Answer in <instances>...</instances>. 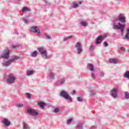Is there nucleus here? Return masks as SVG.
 <instances>
[{
  "instance_id": "1",
  "label": "nucleus",
  "mask_w": 129,
  "mask_h": 129,
  "mask_svg": "<svg viewBox=\"0 0 129 129\" xmlns=\"http://www.w3.org/2000/svg\"><path fill=\"white\" fill-rule=\"evenodd\" d=\"M125 19L126 17L124 16V14H120L118 18L115 19L114 21L113 26V30H119L121 31V34H122L123 31H124L125 26L121 23H120L119 22L121 23H125Z\"/></svg>"
},
{
  "instance_id": "2",
  "label": "nucleus",
  "mask_w": 129,
  "mask_h": 129,
  "mask_svg": "<svg viewBox=\"0 0 129 129\" xmlns=\"http://www.w3.org/2000/svg\"><path fill=\"white\" fill-rule=\"evenodd\" d=\"M20 57L17 56V55H13L11 59H10L9 61L4 62L2 63V64L4 67H8V66H10L13 62L14 61H16V60H19Z\"/></svg>"
},
{
  "instance_id": "3",
  "label": "nucleus",
  "mask_w": 129,
  "mask_h": 129,
  "mask_svg": "<svg viewBox=\"0 0 129 129\" xmlns=\"http://www.w3.org/2000/svg\"><path fill=\"white\" fill-rule=\"evenodd\" d=\"M38 51L40 53L43 59H48V54L47 49L44 47H40L37 48Z\"/></svg>"
},
{
  "instance_id": "4",
  "label": "nucleus",
  "mask_w": 129,
  "mask_h": 129,
  "mask_svg": "<svg viewBox=\"0 0 129 129\" xmlns=\"http://www.w3.org/2000/svg\"><path fill=\"white\" fill-rule=\"evenodd\" d=\"M59 95L61 97L64 98V99H67V100H70L71 102H72V98L70 95H69V94H68V93H67L66 91L64 90L61 91L59 94Z\"/></svg>"
},
{
  "instance_id": "5",
  "label": "nucleus",
  "mask_w": 129,
  "mask_h": 129,
  "mask_svg": "<svg viewBox=\"0 0 129 129\" xmlns=\"http://www.w3.org/2000/svg\"><path fill=\"white\" fill-rule=\"evenodd\" d=\"M17 79V78L13 74H10L8 76V78L7 80V83L8 84H13V83H15V81Z\"/></svg>"
},
{
  "instance_id": "6",
  "label": "nucleus",
  "mask_w": 129,
  "mask_h": 129,
  "mask_svg": "<svg viewBox=\"0 0 129 129\" xmlns=\"http://www.w3.org/2000/svg\"><path fill=\"white\" fill-rule=\"evenodd\" d=\"M30 32H32V33H36L38 37H40V36H41V31H40V29H39V27L37 26L31 27Z\"/></svg>"
},
{
  "instance_id": "7",
  "label": "nucleus",
  "mask_w": 129,
  "mask_h": 129,
  "mask_svg": "<svg viewBox=\"0 0 129 129\" xmlns=\"http://www.w3.org/2000/svg\"><path fill=\"white\" fill-rule=\"evenodd\" d=\"M118 91V88H114L111 90L110 94L113 98H117V92Z\"/></svg>"
},
{
  "instance_id": "8",
  "label": "nucleus",
  "mask_w": 129,
  "mask_h": 129,
  "mask_svg": "<svg viewBox=\"0 0 129 129\" xmlns=\"http://www.w3.org/2000/svg\"><path fill=\"white\" fill-rule=\"evenodd\" d=\"M10 49H5L3 52V54L1 55V57L3 58L4 59H8V58H10Z\"/></svg>"
},
{
  "instance_id": "9",
  "label": "nucleus",
  "mask_w": 129,
  "mask_h": 129,
  "mask_svg": "<svg viewBox=\"0 0 129 129\" xmlns=\"http://www.w3.org/2000/svg\"><path fill=\"white\" fill-rule=\"evenodd\" d=\"M27 113L29 114V115H32V116H36L39 114V113L37 111H35V110L32 109L30 108H28L27 109Z\"/></svg>"
},
{
  "instance_id": "10",
  "label": "nucleus",
  "mask_w": 129,
  "mask_h": 129,
  "mask_svg": "<svg viewBox=\"0 0 129 129\" xmlns=\"http://www.w3.org/2000/svg\"><path fill=\"white\" fill-rule=\"evenodd\" d=\"M76 48L78 50V54H81V52L83 51L82 49V45H81V43L77 42L76 44Z\"/></svg>"
},
{
  "instance_id": "11",
  "label": "nucleus",
  "mask_w": 129,
  "mask_h": 129,
  "mask_svg": "<svg viewBox=\"0 0 129 129\" xmlns=\"http://www.w3.org/2000/svg\"><path fill=\"white\" fill-rule=\"evenodd\" d=\"M2 123L4 124H5L6 126H9L11 124V122L9 121V119L6 118H4L2 120Z\"/></svg>"
},
{
  "instance_id": "12",
  "label": "nucleus",
  "mask_w": 129,
  "mask_h": 129,
  "mask_svg": "<svg viewBox=\"0 0 129 129\" xmlns=\"http://www.w3.org/2000/svg\"><path fill=\"white\" fill-rule=\"evenodd\" d=\"M103 40V36L100 35L96 39V44H97V45L100 44L102 42Z\"/></svg>"
},
{
  "instance_id": "13",
  "label": "nucleus",
  "mask_w": 129,
  "mask_h": 129,
  "mask_svg": "<svg viewBox=\"0 0 129 129\" xmlns=\"http://www.w3.org/2000/svg\"><path fill=\"white\" fill-rule=\"evenodd\" d=\"M83 123L82 122L78 123L76 125V129H83Z\"/></svg>"
},
{
  "instance_id": "14",
  "label": "nucleus",
  "mask_w": 129,
  "mask_h": 129,
  "mask_svg": "<svg viewBox=\"0 0 129 129\" xmlns=\"http://www.w3.org/2000/svg\"><path fill=\"white\" fill-rule=\"evenodd\" d=\"M88 69L90 71H93L94 70V66H93V64L91 63H89L88 64Z\"/></svg>"
},
{
  "instance_id": "15",
  "label": "nucleus",
  "mask_w": 129,
  "mask_h": 129,
  "mask_svg": "<svg viewBox=\"0 0 129 129\" xmlns=\"http://www.w3.org/2000/svg\"><path fill=\"white\" fill-rule=\"evenodd\" d=\"M80 24L81 26H83V27H87V23L83 20L81 21Z\"/></svg>"
},
{
  "instance_id": "16",
  "label": "nucleus",
  "mask_w": 129,
  "mask_h": 129,
  "mask_svg": "<svg viewBox=\"0 0 129 129\" xmlns=\"http://www.w3.org/2000/svg\"><path fill=\"white\" fill-rule=\"evenodd\" d=\"M79 7V5L77 3H75L74 2L72 4V7L74 8V9H77Z\"/></svg>"
},
{
  "instance_id": "17",
  "label": "nucleus",
  "mask_w": 129,
  "mask_h": 129,
  "mask_svg": "<svg viewBox=\"0 0 129 129\" xmlns=\"http://www.w3.org/2000/svg\"><path fill=\"white\" fill-rule=\"evenodd\" d=\"M124 78H127L128 79H129V71L125 72V73L124 74Z\"/></svg>"
},
{
  "instance_id": "18",
  "label": "nucleus",
  "mask_w": 129,
  "mask_h": 129,
  "mask_svg": "<svg viewBox=\"0 0 129 129\" xmlns=\"http://www.w3.org/2000/svg\"><path fill=\"white\" fill-rule=\"evenodd\" d=\"M125 38L126 39V40H129V28L127 29V32L125 35Z\"/></svg>"
},
{
  "instance_id": "19",
  "label": "nucleus",
  "mask_w": 129,
  "mask_h": 129,
  "mask_svg": "<svg viewBox=\"0 0 129 129\" xmlns=\"http://www.w3.org/2000/svg\"><path fill=\"white\" fill-rule=\"evenodd\" d=\"M31 9H28V7H24L22 9V12H31Z\"/></svg>"
},
{
  "instance_id": "20",
  "label": "nucleus",
  "mask_w": 129,
  "mask_h": 129,
  "mask_svg": "<svg viewBox=\"0 0 129 129\" xmlns=\"http://www.w3.org/2000/svg\"><path fill=\"white\" fill-rule=\"evenodd\" d=\"M124 98L125 99H128V98H129V93H128V92H125L124 93Z\"/></svg>"
},
{
  "instance_id": "21",
  "label": "nucleus",
  "mask_w": 129,
  "mask_h": 129,
  "mask_svg": "<svg viewBox=\"0 0 129 129\" xmlns=\"http://www.w3.org/2000/svg\"><path fill=\"white\" fill-rule=\"evenodd\" d=\"M38 105L40 106V107H44L45 105H46V104L43 102H40L38 103Z\"/></svg>"
},
{
  "instance_id": "22",
  "label": "nucleus",
  "mask_w": 129,
  "mask_h": 129,
  "mask_svg": "<svg viewBox=\"0 0 129 129\" xmlns=\"http://www.w3.org/2000/svg\"><path fill=\"white\" fill-rule=\"evenodd\" d=\"M37 51H33L30 55L32 57H37Z\"/></svg>"
},
{
  "instance_id": "23",
  "label": "nucleus",
  "mask_w": 129,
  "mask_h": 129,
  "mask_svg": "<svg viewBox=\"0 0 129 129\" xmlns=\"http://www.w3.org/2000/svg\"><path fill=\"white\" fill-rule=\"evenodd\" d=\"M110 63H113V64H116V59H110L109 60Z\"/></svg>"
},
{
  "instance_id": "24",
  "label": "nucleus",
  "mask_w": 129,
  "mask_h": 129,
  "mask_svg": "<svg viewBox=\"0 0 129 129\" xmlns=\"http://www.w3.org/2000/svg\"><path fill=\"white\" fill-rule=\"evenodd\" d=\"M33 72L34 71H28L26 72V74L27 76H30V75H32Z\"/></svg>"
},
{
  "instance_id": "25",
  "label": "nucleus",
  "mask_w": 129,
  "mask_h": 129,
  "mask_svg": "<svg viewBox=\"0 0 129 129\" xmlns=\"http://www.w3.org/2000/svg\"><path fill=\"white\" fill-rule=\"evenodd\" d=\"M49 77L52 80H54V79H55V78L54 77V75L53 74V73H52V72H51L49 74Z\"/></svg>"
},
{
  "instance_id": "26",
  "label": "nucleus",
  "mask_w": 129,
  "mask_h": 129,
  "mask_svg": "<svg viewBox=\"0 0 129 129\" xmlns=\"http://www.w3.org/2000/svg\"><path fill=\"white\" fill-rule=\"evenodd\" d=\"M73 36L72 35H71L70 36H68L67 37H65L63 39V42H65L66 41H67V40H69V39H71V38H72Z\"/></svg>"
},
{
  "instance_id": "27",
  "label": "nucleus",
  "mask_w": 129,
  "mask_h": 129,
  "mask_svg": "<svg viewBox=\"0 0 129 129\" xmlns=\"http://www.w3.org/2000/svg\"><path fill=\"white\" fill-rule=\"evenodd\" d=\"M44 36H45L46 40H51L52 39L50 36L47 35L46 34H44Z\"/></svg>"
},
{
  "instance_id": "28",
  "label": "nucleus",
  "mask_w": 129,
  "mask_h": 129,
  "mask_svg": "<svg viewBox=\"0 0 129 129\" xmlns=\"http://www.w3.org/2000/svg\"><path fill=\"white\" fill-rule=\"evenodd\" d=\"M26 125H27V124H26V123H25V122L23 123V129H28V128H29V127L27 126Z\"/></svg>"
},
{
  "instance_id": "29",
  "label": "nucleus",
  "mask_w": 129,
  "mask_h": 129,
  "mask_svg": "<svg viewBox=\"0 0 129 129\" xmlns=\"http://www.w3.org/2000/svg\"><path fill=\"white\" fill-rule=\"evenodd\" d=\"M11 47H12V49H16V48H18V47H19V45H18V44H16V45L12 44L11 45Z\"/></svg>"
},
{
  "instance_id": "30",
  "label": "nucleus",
  "mask_w": 129,
  "mask_h": 129,
  "mask_svg": "<svg viewBox=\"0 0 129 129\" xmlns=\"http://www.w3.org/2000/svg\"><path fill=\"white\" fill-rule=\"evenodd\" d=\"M26 97H27V98H28V99H31V94L29 93H27Z\"/></svg>"
},
{
  "instance_id": "31",
  "label": "nucleus",
  "mask_w": 129,
  "mask_h": 129,
  "mask_svg": "<svg viewBox=\"0 0 129 129\" xmlns=\"http://www.w3.org/2000/svg\"><path fill=\"white\" fill-rule=\"evenodd\" d=\"M71 122H72V119H69V120H67V124H71Z\"/></svg>"
},
{
  "instance_id": "32",
  "label": "nucleus",
  "mask_w": 129,
  "mask_h": 129,
  "mask_svg": "<svg viewBox=\"0 0 129 129\" xmlns=\"http://www.w3.org/2000/svg\"><path fill=\"white\" fill-rule=\"evenodd\" d=\"M95 74L94 73H92L91 74V78L94 80H95L96 78Z\"/></svg>"
},
{
  "instance_id": "33",
  "label": "nucleus",
  "mask_w": 129,
  "mask_h": 129,
  "mask_svg": "<svg viewBox=\"0 0 129 129\" xmlns=\"http://www.w3.org/2000/svg\"><path fill=\"white\" fill-rule=\"evenodd\" d=\"M65 82V78H63L60 80V85H62V84H64V83Z\"/></svg>"
},
{
  "instance_id": "34",
  "label": "nucleus",
  "mask_w": 129,
  "mask_h": 129,
  "mask_svg": "<svg viewBox=\"0 0 129 129\" xmlns=\"http://www.w3.org/2000/svg\"><path fill=\"white\" fill-rule=\"evenodd\" d=\"M78 101L80 102L83 101V98L82 97H78Z\"/></svg>"
},
{
  "instance_id": "35",
  "label": "nucleus",
  "mask_w": 129,
  "mask_h": 129,
  "mask_svg": "<svg viewBox=\"0 0 129 129\" xmlns=\"http://www.w3.org/2000/svg\"><path fill=\"white\" fill-rule=\"evenodd\" d=\"M60 111V110L59 109V108H55L54 109V112H59V111Z\"/></svg>"
},
{
  "instance_id": "36",
  "label": "nucleus",
  "mask_w": 129,
  "mask_h": 129,
  "mask_svg": "<svg viewBox=\"0 0 129 129\" xmlns=\"http://www.w3.org/2000/svg\"><path fill=\"white\" fill-rule=\"evenodd\" d=\"M94 49V45H92L90 47V51H93Z\"/></svg>"
},
{
  "instance_id": "37",
  "label": "nucleus",
  "mask_w": 129,
  "mask_h": 129,
  "mask_svg": "<svg viewBox=\"0 0 129 129\" xmlns=\"http://www.w3.org/2000/svg\"><path fill=\"white\" fill-rule=\"evenodd\" d=\"M17 106H18V107H23V106H24V104L20 103L17 105Z\"/></svg>"
},
{
  "instance_id": "38",
  "label": "nucleus",
  "mask_w": 129,
  "mask_h": 129,
  "mask_svg": "<svg viewBox=\"0 0 129 129\" xmlns=\"http://www.w3.org/2000/svg\"><path fill=\"white\" fill-rule=\"evenodd\" d=\"M104 45L105 47H107L108 46V43H107V42H106V41H105L104 42Z\"/></svg>"
},
{
  "instance_id": "39",
  "label": "nucleus",
  "mask_w": 129,
  "mask_h": 129,
  "mask_svg": "<svg viewBox=\"0 0 129 129\" xmlns=\"http://www.w3.org/2000/svg\"><path fill=\"white\" fill-rule=\"evenodd\" d=\"M100 77H103V76H104V74H103V73H100Z\"/></svg>"
},
{
  "instance_id": "40",
  "label": "nucleus",
  "mask_w": 129,
  "mask_h": 129,
  "mask_svg": "<svg viewBox=\"0 0 129 129\" xmlns=\"http://www.w3.org/2000/svg\"><path fill=\"white\" fill-rule=\"evenodd\" d=\"M91 94H92V95H95V93L94 91H91Z\"/></svg>"
},
{
  "instance_id": "41",
  "label": "nucleus",
  "mask_w": 129,
  "mask_h": 129,
  "mask_svg": "<svg viewBox=\"0 0 129 129\" xmlns=\"http://www.w3.org/2000/svg\"><path fill=\"white\" fill-rule=\"evenodd\" d=\"M120 49L121 51H124V50H125V48L124 47H121Z\"/></svg>"
},
{
  "instance_id": "42",
  "label": "nucleus",
  "mask_w": 129,
  "mask_h": 129,
  "mask_svg": "<svg viewBox=\"0 0 129 129\" xmlns=\"http://www.w3.org/2000/svg\"><path fill=\"white\" fill-rule=\"evenodd\" d=\"M23 21L25 24H27V23H28V21L26 19H24Z\"/></svg>"
},
{
  "instance_id": "43",
  "label": "nucleus",
  "mask_w": 129,
  "mask_h": 129,
  "mask_svg": "<svg viewBox=\"0 0 129 129\" xmlns=\"http://www.w3.org/2000/svg\"><path fill=\"white\" fill-rule=\"evenodd\" d=\"M76 91L73 90V95H74V94H76Z\"/></svg>"
},
{
  "instance_id": "44",
  "label": "nucleus",
  "mask_w": 129,
  "mask_h": 129,
  "mask_svg": "<svg viewBox=\"0 0 129 129\" xmlns=\"http://www.w3.org/2000/svg\"><path fill=\"white\" fill-rule=\"evenodd\" d=\"M115 2H119V1H120L121 0H115Z\"/></svg>"
},
{
  "instance_id": "45",
  "label": "nucleus",
  "mask_w": 129,
  "mask_h": 129,
  "mask_svg": "<svg viewBox=\"0 0 129 129\" xmlns=\"http://www.w3.org/2000/svg\"><path fill=\"white\" fill-rule=\"evenodd\" d=\"M79 5H81V4H82V2H80L79 3Z\"/></svg>"
},
{
  "instance_id": "46",
  "label": "nucleus",
  "mask_w": 129,
  "mask_h": 129,
  "mask_svg": "<svg viewBox=\"0 0 129 129\" xmlns=\"http://www.w3.org/2000/svg\"><path fill=\"white\" fill-rule=\"evenodd\" d=\"M128 52H129V49H128Z\"/></svg>"
},
{
  "instance_id": "47",
  "label": "nucleus",
  "mask_w": 129,
  "mask_h": 129,
  "mask_svg": "<svg viewBox=\"0 0 129 129\" xmlns=\"http://www.w3.org/2000/svg\"><path fill=\"white\" fill-rule=\"evenodd\" d=\"M18 1H20V0H18Z\"/></svg>"
}]
</instances>
